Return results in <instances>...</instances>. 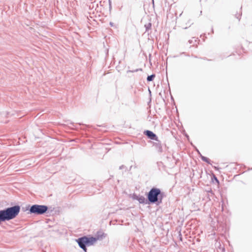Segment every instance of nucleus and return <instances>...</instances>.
I'll use <instances>...</instances> for the list:
<instances>
[{
	"label": "nucleus",
	"mask_w": 252,
	"mask_h": 252,
	"mask_svg": "<svg viewBox=\"0 0 252 252\" xmlns=\"http://www.w3.org/2000/svg\"><path fill=\"white\" fill-rule=\"evenodd\" d=\"M20 211V207L19 205H15L0 210V224L14 219L18 215Z\"/></svg>",
	"instance_id": "1"
},
{
	"label": "nucleus",
	"mask_w": 252,
	"mask_h": 252,
	"mask_svg": "<svg viewBox=\"0 0 252 252\" xmlns=\"http://www.w3.org/2000/svg\"><path fill=\"white\" fill-rule=\"evenodd\" d=\"M164 196V192L159 189L153 187L147 194L148 204L159 205L162 203Z\"/></svg>",
	"instance_id": "2"
},
{
	"label": "nucleus",
	"mask_w": 252,
	"mask_h": 252,
	"mask_svg": "<svg viewBox=\"0 0 252 252\" xmlns=\"http://www.w3.org/2000/svg\"><path fill=\"white\" fill-rule=\"evenodd\" d=\"M76 241L79 247L85 252H87V246L93 245L97 241V238L84 236L76 239Z\"/></svg>",
	"instance_id": "3"
},
{
	"label": "nucleus",
	"mask_w": 252,
	"mask_h": 252,
	"mask_svg": "<svg viewBox=\"0 0 252 252\" xmlns=\"http://www.w3.org/2000/svg\"><path fill=\"white\" fill-rule=\"evenodd\" d=\"M48 210V207L46 205L34 204L30 207L28 214L42 215L46 213Z\"/></svg>",
	"instance_id": "4"
},
{
	"label": "nucleus",
	"mask_w": 252,
	"mask_h": 252,
	"mask_svg": "<svg viewBox=\"0 0 252 252\" xmlns=\"http://www.w3.org/2000/svg\"><path fill=\"white\" fill-rule=\"evenodd\" d=\"M144 134L146 135L148 138L151 140H157L158 138V136L155 133L149 130H145L144 131Z\"/></svg>",
	"instance_id": "5"
},
{
	"label": "nucleus",
	"mask_w": 252,
	"mask_h": 252,
	"mask_svg": "<svg viewBox=\"0 0 252 252\" xmlns=\"http://www.w3.org/2000/svg\"><path fill=\"white\" fill-rule=\"evenodd\" d=\"M155 141V142H153V146L155 147L158 152L159 153H162L163 150L161 142L158 139V138Z\"/></svg>",
	"instance_id": "6"
},
{
	"label": "nucleus",
	"mask_w": 252,
	"mask_h": 252,
	"mask_svg": "<svg viewBox=\"0 0 252 252\" xmlns=\"http://www.w3.org/2000/svg\"><path fill=\"white\" fill-rule=\"evenodd\" d=\"M133 199L138 200L139 203L141 204H148V199H146L144 196L142 195H135L133 196Z\"/></svg>",
	"instance_id": "7"
},
{
	"label": "nucleus",
	"mask_w": 252,
	"mask_h": 252,
	"mask_svg": "<svg viewBox=\"0 0 252 252\" xmlns=\"http://www.w3.org/2000/svg\"><path fill=\"white\" fill-rule=\"evenodd\" d=\"M199 40L197 38H195V37H192L191 39L189 40V44H192L193 46L196 45L197 43H198Z\"/></svg>",
	"instance_id": "8"
},
{
	"label": "nucleus",
	"mask_w": 252,
	"mask_h": 252,
	"mask_svg": "<svg viewBox=\"0 0 252 252\" xmlns=\"http://www.w3.org/2000/svg\"><path fill=\"white\" fill-rule=\"evenodd\" d=\"M105 237V234L102 232H97L96 234V237H94L95 238H97V240L102 239Z\"/></svg>",
	"instance_id": "9"
},
{
	"label": "nucleus",
	"mask_w": 252,
	"mask_h": 252,
	"mask_svg": "<svg viewBox=\"0 0 252 252\" xmlns=\"http://www.w3.org/2000/svg\"><path fill=\"white\" fill-rule=\"evenodd\" d=\"M201 158L203 161L206 162V163L211 164V160L208 158L204 157L202 155H201Z\"/></svg>",
	"instance_id": "10"
},
{
	"label": "nucleus",
	"mask_w": 252,
	"mask_h": 252,
	"mask_svg": "<svg viewBox=\"0 0 252 252\" xmlns=\"http://www.w3.org/2000/svg\"><path fill=\"white\" fill-rule=\"evenodd\" d=\"M155 77H156V75L155 74H153L151 75L148 76V77L147 78V80L148 82L152 81Z\"/></svg>",
	"instance_id": "11"
},
{
	"label": "nucleus",
	"mask_w": 252,
	"mask_h": 252,
	"mask_svg": "<svg viewBox=\"0 0 252 252\" xmlns=\"http://www.w3.org/2000/svg\"><path fill=\"white\" fill-rule=\"evenodd\" d=\"M152 27V24L151 23H149L145 25V27L146 28V32H148L149 30L151 29Z\"/></svg>",
	"instance_id": "12"
},
{
	"label": "nucleus",
	"mask_w": 252,
	"mask_h": 252,
	"mask_svg": "<svg viewBox=\"0 0 252 252\" xmlns=\"http://www.w3.org/2000/svg\"><path fill=\"white\" fill-rule=\"evenodd\" d=\"M139 70H140L141 71L142 70V69L141 68H139V69H136L135 70H127V72L128 73V72H137Z\"/></svg>",
	"instance_id": "13"
},
{
	"label": "nucleus",
	"mask_w": 252,
	"mask_h": 252,
	"mask_svg": "<svg viewBox=\"0 0 252 252\" xmlns=\"http://www.w3.org/2000/svg\"><path fill=\"white\" fill-rule=\"evenodd\" d=\"M151 56H152L151 54H149V62H150V63H151Z\"/></svg>",
	"instance_id": "14"
},
{
	"label": "nucleus",
	"mask_w": 252,
	"mask_h": 252,
	"mask_svg": "<svg viewBox=\"0 0 252 252\" xmlns=\"http://www.w3.org/2000/svg\"><path fill=\"white\" fill-rule=\"evenodd\" d=\"M123 167H124V165L120 166L119 167V169H123Z\"/></svg>",
	"instance_id": "15"
},
{
	"label": "nucleus",
	"mask_w": 252,
	"mask_h": 252,
	"mask_svg": "<svg viewBox=\"0 0 252 252\" xmlns=\"http://www.w3.org/2000/svg\"><path fill=\"white\" fill-rule=\"evenodd\" d=\"M109 5H111V1L110 0H109Z\"/></svg>",
	"instance_id": "16"
},
{
	"label": "nucleus",
	"mask_w": 252,
	"mask_h": 252,
	"mask_svg": "<svg viewBox=\"0 0 252 252\" xmlns=\"http://www.w3.org/2000/svg\"><path fill=\"white\" fill-rule=\"evenodd\" d=\"M215 179L216 180V181H217L218 182H219V181H218V179H217L216 177H215Z\"/></svg>",
	"instance_id": "17"
},
{
	"label": "nucleus",
	"mask_w": 252,
	"mask_h": 252,
	"mask_svg": "<svg viewBox=\"0 0 252 252\" xmlns=\"http://www.w3.org/2000/svg\"><path fill=\"white\" fill-rule=\"evenodd\" d=\"M197 152H198V154L200 153V152L198 150H197Z\"/></svg>",
	"instance_id": "18"
},
{
	"label": "nucleus",
	"mask_w": 252,
	"mask_h": 252,
	"mask_svg": "<svg viewBox=\"0 0 252 252\" xmlns=\"http://www.w3.org/2000/svg\"><path fill=\"white\" fill-rule=\"evenodd\" d=\"M198 154L199 155L200 157L201 158V155H202L201 154V153H199V154Z\"/></svg>",
	"instance_id": "19"
},
{
	"label": "nucleus",
	"mask_w": 252,
	"mask_h": 252,
	"mask_svg": "<svg viewBox=\"0 0 252 252\" xmlns=\"http://www.w3.org/2000/svg\"><path fill=\"white\" fill-rule=\"evenodd\" d=\"M209 192H211V193H212V190H210V191H209Z\"/></svg>",
	"instance_id": "20"
},
{
	"label": "nucleus",
	"mask_w": 252,
	"mask_h": 252,
	"mask_svg": "<svg viewBox=\"0 0 252 252\" xmlns=\"http://www.w3.org/2000/svg\"><path fill=\"white\" fill-rule=\"evenodd\" d=\"M212 32H214V31H213V29H212Z\"/></svg>",
	"instance_id": "21"
}]
</instances>
